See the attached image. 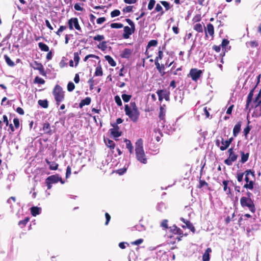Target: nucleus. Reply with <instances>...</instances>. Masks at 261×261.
Listing matches in <instances>:
<instances>
[{
    "instance_id": "nucleus-4",
    "label": "nucleus",
    "mask_w": 261,
    "mask_h": 261,
    "mask_svg": "<svg viewBox=\"0 0 261 261\" xmlns=\"http://www.w3.org/2000/svg\"><path fill=\"white\" fill-rule=\"evenodd\" d=\"M53 95L56 101L57 105L58 106L60 102L63 101L64 98V92L62 88L59 85H56L53 91Z\"/></svg>"
},
{
    "instance_id": "nucleus-50",
    "label": "nucleus",
    "mask_w": 261,
    "mask_h": 261,
    "mask_svg": "<svg viewBox=\"0 0 261 261\" xmlns=\"http://www.w3.org/2000/svg\"><path fill=\"white\" fill-rule=\"evenodd\" d=\"M35 82L39 84H43L45 83V81L38 76H36L35 79Z\"/></svg>"
},
{
    "instance_id": "nucleus-2",
    "label": "nucleus",
    "mask_w": 261,
    "mask_h": 261,
    "mask_svg": "<svg viewBox=\"0 0 261 261\" xmlns=\"http://www.w3.org/2000/svg\"><path fill=\"white\" fill-rule=\"evenodd\" d=\"M135 153L137 160L143 164L147 163V158L143 149V141L139 139L136 143Z\"/></svg>"
},
{
    "instance_id": "nucleus-46",
    "label": "nucleus",
    "mask_w": 261,
    "mask_h": 261,
    "mask_svg": "<svg viewBox=\"0 0 261 261\" xmlns=\"http://www.w3.org/2000/svg\"><path fill=\"white\" fill-rule=\"evenodd\" d=\"M74 88H75L74 84L72 82H70L68 84L67 90L68 91H69V92L72 91L74 90Z\"/></svg>"
},
{
    "instance_id": "nucleus-61",
    "label": "nucleus",
    "mask_w": 261,
    "mask_h": 261,
    "mask_svg": "<svg viewBox=\"0 0 261 261\" xmlns=\"http://www.w3.org/2000/svg\"><path fill=\"white\" fill-rule=\"evenodd\" d=\"M74 8L76 11H82L83 10V8L81 6V5L77 3L74 5Z\"/></svg>"
},
{
    "instance_id": "nucleus-30",
    "label": "nucleus",
    "mask_w": 261,
    "mask_h": 261,
    "mask_svg": "<svg viewBox=\"0 0 261 261\" xmlns=\"http://www.w3.org/2000/svg\"><path fill=\"white\" fill-rule=\"evenodd\" d=\"M105 143L106 145L111 149H114L115 148V143L113 141L108 139L107 140H105Z\"/></svg>"
},
{
    "instance_id": "nucleus-19",
    "label": "nucleus",
    "mask_w": 261,
    "mask_h": 261,
    "mask_svg": "<svg viewBox=\"0 0 261 261\" xmlns=\"http://www.w3.org/2000/svg\"><path fill=\"white\" fill-rule=\"evenodd\" d=\"M41 211V208L37 206H33L31 208V213L33 216H36L37 215L40 214Z\"/></svg>"
},
{
    "instance_id": "nucleus-42",
    "label": "nucleus",
    "mask_w": 261,
    "mask_h": 261,
    "mask_svg": "<svg viewBox=\"0 0 261 261\" xmlns=\"http://www.w3.org/2000/svg\"><path fill=\"white\" fill-rule=\"evenodd\" d=\"M157 44H158V41L156 40H151L148 42L147 46V48H149L151 46H156Z\"/></svg>"
},
{
    "instance_id": "nucleus-15",
    "label": "nucleus",
    "mask_w": 261,
    "mask_h": 261,
    "mask_svg": "<svg viewBox=\"0 0 261 261\" xmlns=\"http://www.w3.org/2000/svg\"><path fill=\"white\" fill-rule=\"evenodd\" d=\"M205 33L206 36L208 34L211 36L213 37L214 34V29L212 24L208 23L207 24L206 28L205 30Z\"/></svg>"
},
{
    "instance_id": "nucleus-33",
    "label": "nucleus",
    "mask_w": 261,
    "mask_h": 261,
    "mask_svg": "<svg viewBox=\"0 0 261 261\" xmlns=\"http://www.w3.org/2000/svg\"><path fill=\"white\" fill-rule=\"evenodd\" d=\"M228 181L224 180L223 181V185L224 186L223 190L224 191L226 192L227 194H229L230 193V189L229 188L227 187Z\"/></svg>"
},
{
    "instance_id": "nucleus-18",
    "label": "nucleus",
    "mask_w": 261,
    "mask_h": 261,
    "mask_svg": "<svg viewBox=\"0 0 261 261\" xmlns=\"http://www.w3.org/2000/svg\"><path fill=\"white\" fill-rule=\"evenodd\" d=\"M91 99L89 97H87L85 99L81 100L79 104L80 108H82L85 105H89L91 102Z\"/></svg>"
},
{
    "instance_id": "nucleus-17",
    "label": "nucleus",
    "mask_w": 261,
    "mask_h": 261,
    "mask_svg": "<svg viewBox=\"0 0 261 261\" xmlns=\"http://www.w3.org/2000/svg\"><path fill=\"white\" fill-rule=\"evenodd\" d=\"M14 179H15V175L14 173H11V174H8L7 179H6V181L8 184L7 188L8 189H10L11 182L14 181Z\"/></svg>"
},
{
    "instance_id": "nucleus-3",
    "label": "nucleus",
    "mask_w": 261,
    "mask_h": 261,
    "mask_svg": "<svg viewBox=\"0 0 261 261\" xmlns=\"http://www.w3.org/2000/svg\"><path fill=\"white\" fill-rule=\"evenodd\" d=\"M165 106L164 105L163 106H161L160 107V113H159V118H160V121L159 122H158V127H159V128L160 129V128H162V129L163 130H164L165 132L167 133V134H170V133H171L172 132V130H169L168 128V126H166V127H165V126L164 125L165 123V114H166V109H165Z\"/></svg>"
},
{
    "instance_id": "nucleus-57",
    "label": "nucleus",
    "mask_w": 261,
    "mask_h": 261,
    "mask_svg": "<svg viewBox=\"0 0 261 261\" xmlns=\"http://www.w3.org/2000/svg\"><path fill=\"white\" fill-rule=\"evenodd\" d=\"M164 70H165V65L163 64L161 65L160 68L158 69V70L159 71L160 73L162 76L165 74V72L164 71Z\"/></svg>"
},
{
    "instance_id": "nucleus-26",
    "label": "nucleus",
    "mask_w": 261,
    "mask_h": 261,
    "mask_svg": "<svg viewBox=\"0 0 261 261\" xmlns=\"http://www.w3.org/2000/svg\"><path fill=\"white\" fill-rule=\"evenodd\" d=\"M124 141L126 143V147L128 149L129 152L130 153H133L134 147L132 145L131 142L127 139H125Z\"/></svg>"
},
{
    "instance_id": "nucleus-60",
    "label": "nucleus",
    "mask_w": 261,
    "mask_h": 261,
    "mask_svg": "<svg viewBox=\"0 0 261 261\" xmlns=\"http://www.w3.org/2000/svg\"><path fill=\"white\" fill-rule=\"evenodd\" d=\"M71 173V167L69 166H68L66 169V178H68L70 176Z\"/></svg>"
},
{
    "instance_id": "nucleus-36",
    "label": "nucleus",
    "mask_w": 261,
    "mask_h": 261,
    "mask_svg": "<svg viewBox=\"0 0 261 261\" xmlns=\"http://www.w3.org/2000/svg\"><path fill=\"white\" fill-rule=\"evenodd\" d=\"M170 230L174 233H177V234H181V233H180L181 230L179 228H177V226L175 225H174L172 227H171Z\"/></svg>"
},
{
    "instance_id": "nucleus-16",
    "label": "nucleus",
    "mask_w": 261,
    "mask_h": 261,
    "mask_svg": "<svg viewBox=\"0 0 261 261\" xmlns=\"http://www.w3.org/2000/svg\"><path fill=\"white\" fill-rule=\"evenodd\" d=\"M255 88V87L253 88L250 91L248 95L247 98V101H246V109H249V105H250V103L251 102L252 99V97H253V96L254 90Z\"/></svg>"
},
{
    "instance_id": "nucleus-48",
    "label": "nucleus",
    "mask_w": 261,
    "mask_h": 261,
    "mask_svg": "<svg viewBox=\"0 0 261 261\" xmlns=\"http://www.w3.org/2000/svg\"><path fill=\"white\" fill-rule=\"evenodd\" d=\"M115 101L118 106H121L122 105L120 97L118 95H116L114 97Z\"/></svg>"
},
{
    "instance_id": "nucleus-62",
    "label": "nucleus",
    "mask_w": 261,
    "mask_h": 261,
    "mask_svg": "<svg viewBox=\"0 0 261 261\" xmlns=\"http://www.w3.org/2000/svg\"><path fill=\"white\" fill-rule=\"evenodd\" d=\"M126 21L128 24L130 26V28L133 30H135V26L134 23L129 19H126Z\"/></svg>"
},
{
    "instance_id": "nucleus-58",
    "label": "nucleus",
    "mask_w": 261,
    "mask_h": 261,
    "mask_svg": "<svg viewBox=\"0 0 261 261\" xmlns=\"http://www.w3.org/2000/svg\"><path fill=\"white\" fill-rule=\"evenodd\" d=\"M66 29V27H65V26H63V25L60 26V28L58 29V31L56 32L57 35H58V36H60L61 35V33L63 31H64Z\"/></svg>"
},
{
    "instance_id": "nucleus-9",
    "label": "nucleus",
    "mask_w": 261,
    "mask_h": 261,
    "mask_svg": "<svg viewBox=\"0 0 261 261\" xmlns=\"http://www.w3.org/2000/svg\"><path fill=\"white\" fill-rule=\"evenodd\" d=\"M32 66L35 70H38L41 75L43 76L46 75V72L44 70V67L41 63L35 61L32 64Z\"/></svg>"
},
{
    "instance_id": "nucleus-11",
    "label": "nucleus",
    "mask_w": 261,
    "mask_h": 261,
    "mask_svg": "<svg viewBox=\"0 0 261 261\" xmlns=\"http://www.w3.org/2000/svg\"><path fill=\"white\" fill-rule=\"evenodd\" d=\"M113 128L110 129L111 135L114 138H116L121 135V133L119 131V127L117 125H112Z\"/></svg>"
},
{
    "instance_id": "nucleus-22",
    "label": "nucleus",
    "mask_w": 261,
    "mask_h": 261,
    "mask_svg": "<svg viewBox=\"0 0 261 261\" xmlns=\"http://www.w3.org/2000/svg\"><path fill=\"white\" fill-rule=\"evenodd\" d=\"M228 152L229 153V157L228 158L234 162L236 161L237 159V155L233 152V148H229L228 150Z\"/></svg>"
},
{
    "instance_id": "nucleus-55",
    "label": "nucleus",
    "mask_w": 261,
    "mask_h": 261,
    "mask_svg": "<svg viewBox=\"0 0 261 261\" xmlns=\"http://www.w3.org/2000/svg\"><path fill=\"white\" fill-rule=\"evenodd\" d=\"M105 39L103 35H98L93 37V39L95 41H100Z\"/></svg>"
},
{
    "instance_id": "nucleus-14",
    "label": "nucleus",
    "mask_w": 261,
    "mask_h": 261,
    "mask_svg": "<svg viewBox=\"0 0 261 261\" xmlns=\"http://www.w3.org/2000/svg\"><path fill=\"white\" fill-rule=\"evenodd\" d=\"M133 51V49L125 48L121 51L120 56L123 58L128 59L130 57Z\"/></svg>"
},
{
    "instance_id": "nucleus-1",
    "label": "nucleus",
    "mask_w": 261,
    "mask_h": 261,
    "mask_svg": "<svg viewBox=\"0 0 261 261\" xmlns=\"http://www.w3.org/2000/svg\"><path fill=\"white\" fill-rule=\"evenodd\" d=\"M124 111L125 114L133 122H136L138 120L140 112L135 102H131L129 105H125Z\"/></svg>"
},
{
    "instance_id": "nucleus-54",
    "label": "nucleus",
    "mask_w": 261,
    "mask_h": 261,
    "mask_svg": "<svg viewBox=\"0 0 261 261\" xmlns=\"http://www.w3.org/2000/svg\"><path fill=\"white\" fill-rule=\"evenodd\" d=\"M161 225L164 229H167L168 228V220L166 219L163 220V221L161 223Z\"/></svg>"
},
{
    "instance_id": "nucleus-47",
    "label": "nucleus",
    "mask_w": 261,
    "mask_h": 261,
    "mask_svg": "<svg viewBox=\"0 0 261 261\" xmlns=\"http://www.w3.org/2000/svg\"><path fill=\"white\" fill-rule=\"evenodd\" d=\"M248 182L249 183L247 182V184L244 185V187L246 189L252 190L253 188V182L252 181H250Z\"/></svg>"
},
{
    "instance_id": "nucleus-20",
    "label": "nucleus",
    "mask_w": 261,
    "mask_h": 261,
    "mask_svg": "<svg viewBox=\"0 0 261 261\" xmlns=\"http://www.w3.org/2000/svg\"><path fill=\"white\" fill-rule=\"evenodd\" d=\"M241 123L240 122H238L234 126L233 129V136L236 137L241 130Z\"/></svg>"
},
{
    "instance_id": "nucleus-35",
    "label": "nucleus",
    "mask_w": 261,
    "mask_h": 261,
    "mask_svg": "<svg viewBox=\"0 0 261 261\" xmlns=\"http://www.w3.org/2000/svg\"><path fill=\"white\" fill-rule=\"evenodd\" d=\"M242 156H241V162L242 163H245L248 159L249 153H247L245 154L243 152H241Z\"/></svg>"
},
{
    "instance_id": "nucleus-56",
    "label": "nucleus",
    "mask_w": 261,
    "mask_h": 261,
    "mask_svg": "<svg viewBox=\"0 0 261 261\" xmlns=\"http://www.w3.org/2000/svg\"><path fill=\"white\" fill-rule=\"evenodd\" d=\"M133 6H128L124 8L123 11L124 12L129 13L133 11Z\"/></svg>"
},
{
    "instance_id": "nucleus-59",
    "label": "nucleus",
    "mask_w": 261,
    "mask_h": 261,
    "mask_svg": "<svg viewBox=\"0 0 261 261\" xmlns=\"http://www.w3.org/2000/svg\"><path fill=\"white\" fill-rule=\"evenodd\" d=\"M161 3L165 8L166 10H168L170 8V5L168 2L165 1H161Z\"/></svg>"
},
{
    "instance_id": "nucleus-40",
    "label": "nucleus",
    "mask_w": 261,
    "mask_h": 261,
    "mask_svg": "<svg viewBox=\"0 0 261 261\" xmlns=\"http://www.w3.org/2000/svg\"><path fill=\"white\" fill-rule=\"evenodd\" d=\"M165 208V204L163 202L159 203L156 207L157 210L160 212H162Z\"/></svg>"
},
{
    "instance_id": "nucleus-12",
    "label": "nucleus",
    "mask_w": 261,
    "mask_h": 261,
    "mask_svg": "<svg viewBox=\"0 0 261 261\" xmlns=\"http://www.w3.org/2000/svg\"><path fill=\"white\" fill-rule=\"evenodd\" d=\"M135 30H133L131 28L128 26L124 27V33L123 34V37L124 39H128L129 38L130 35L134 33Z\"/></svg>"
},
{
    "instance_id": "nucleus-43",
    "label": "nucleus",
    "mask_w": 261,
    "mask_h": 261,
    "mask_svg": "<svg viewBox=\"0 0 261 261\" xmlns=\"http://www.w3.org/2000/svg\"><path fill=\"white\" fill-rule=\"evenodd\" d=\"M155 4V0H150L148 5V9L149 10H152Z\"/></svg>"
},
{
    "instance_id": "nucleus-6",
    "label": "nucleus",
    "mask_w": 261,
    "mask_h": 261,
    "mask_svg": "<svg viewBox=\"0 0 261 261\" xmlns=\"http://www.w3.org/2000/svg\"><path fill=\"white\" fill-rule=\"evenodd\" d=\"M202 72L197 68H192L190 70L188 76L191 77L193 81L196 82L201 76Z\"/></svg>"
},
{
    "instance_id": "nucleus-52",
    "label": "nucleus",
    "mask_w": 261,
    "mask_h": 261,
    "mask_svg": "<svg viewBox=\"0 0 261 261\" xmlns=\"http://www.w3.org/2000/svg\"><path fill=\"white\" fill-rule=\"evenodd\" d=\"M120 14V12L118 10H115L113 11L111 13L112 17H114L119 16Z\"/></svg>"
},
{
    "instance_id": "nucleus-29",
    "label": "nucleus",
    "mask_w": 261,
    "mask_h": 261,
    "mask_svg": "<svg viewBox=\"0 0 261 261\" xmlns=\"http://www.w3.org/2000/svg\"><path fill=\"white\" fill-rule=\"evenodd\" d=\"M194 29L198 32L201 33L203 32V26L202 24L198 23L194 24Z\"/></svg>"
},
{
    "instance_id": "nucleus-31",
    "label": "nucleus",
    "mask_w": 261,
    "mask_h": 261,
    "mask_svg": "<svg viewBox=\"0 0 261 261\" xmlns=\"http://www.w3.org/2000/svg\"><path fill=\"white\" fill-rule=\"evenodd\" d=\"M38 104L43 108H47L48 106L47 100H39Z\"/></svg>"
},
{
    "instance_id": "nucleus-21",
    "label": "nucleus",
    "mask_w": 261,
    "mask_h": 261,
    "mask_svg": "<svg viewBox=\"0 0 261 261\" xmlns=\"http://www.w3.org/2000/svg\"><path fill=\"white\" fill-rule=\"evenodd\" d=\"M212 250L210 248H207L205 250L204 253L202 256L203 261H209L210 260V253L211 252Z\"/></svg>"
},
{
    "instance_id": "nucleus-49",
    "label": "nucleus",
    "mask_w": 261,
    "mask_h": 261,
    "mask_svg": "<svg viewBox=\"0 0 261 261\" xmlns=\"http://www.w3.org/2000/svg\"><path fill=\"white\" fill-rule=\"evenodd\" d=\"M2 105L4 106H9L11 105V102L9 100H7V98L6 97H4L2 100Z\"/></svg>"
},
{
    "instance_id": "nucleus-45",
    "label": "nucleus",
    "mask_w": 261,
    "mask_h": 261,
    "mask_svg": "<svg viewBox=\"0 0 261 261\" xmlns=\"http://www.w3.org/2000/svg\"><path fill=\"white\" fill-rule=\"evenodd\" d=\"M251 174L252 175V176H254V173L252 172L251 170H247L246 171V176H245V181H246V182H249L250 181L249 180V178H248V176Z\"/></svg>"
},
{
    "instance_id": "nucleus-5",
    "label": "nucleus",
    "mask_w": 261,
    "mask_h": 261,
    "mask_svg": "<svg viewBox=\"0 0 261 261\" xmlns=\"http://www.w3.org/2000/svg\"><path fill=\"white\" fill-rule=\"evenodd\" d=\"M240 203L242 207H247L250 212L254 213L255 207L251 198L246 197H242L240 199Z\"/></svg>"
},
{
    "instance_id": "nucleus-13",
    "label": "nucleus",
    "mask_w": 261,
    "mask_h": 261,
    "mask_svg": "<svg viewBox=\"0 0 261 261\" xmlns=\"http://www.w3.org/2000/svg\"><path fill=\"white\" fill-rule=\"evenodd\" d=\"M232 140V138H231L229 140H225L223 139H222V140H221L222 145L220 147V150H222V151L226 150L229 146Z\"/></svg>"
},
{
    "instance_id": "nucleus-34",
    "label": "nucleus",
    "mask_w": 261,
    "mask_h": 261,
    "mask_svg": "<svg viewBox=\"0 0 261 261\" xmlns=\"http://www.w3.org/2000/svg\"><path fill=\"white\" fill-rule=\"evenodd\" d=\"M155 10L156 12H160V13L159 14L160 16H162L164 14V11L163 10L162 7L159 4H158L155 8Z\"/></svg>"
},
{
    "instance_id": "nucleus-39",
    "label": "nucleus",
    "mask_w": 261,
    "mask_h": 261,
    "mask_svg": "<svg viewBox=\"0 0 261 261\" xmlns=\"http://www.w3.org/2000/svg\"><path fill=\"white\" fill-rule=\"evenodd\" d=\"M131 97L132 96L130 95H127L125 94H123L122 95V98L125 102H128L130 99Z\"/></svg>"
},
{
    "instance_id": "nucleus-24",
    "label": "nucleus",
    "mask_w": 261,
    "mask_h": 261,
    "mask_svg": "<svg viewBox=\"0 0 261 261\" xmlns=\"http://www.w3.org/2000/svg\"><path fill=\"white\" fill-rule=\"evenodd\" d=\"M46 163L48 165H49V169L50 170H55L58 169V164L54 162H49L48 160H46Z\"/></svg>"
},
{
    "instance_id": "nucleus-28",
    "label": "nucleus",
    "mask_w": 261,
    "mask_h": 261,
    "mask_svg": "<svg viewBox=\"0 0 261 261\" xmlns=\"http://www.w3.org/2000/svg\"><path fill=\"white\" fill-rule=\"evenodd\" d=\"M4 59L5 60L6 62L11 67H13L15 65V63L14 62H13L11 59L6 55H4Z\"/></svg>"
},
{
    "instance_id": "nucleus-41",
    "label": "nucleus",
    "mask_w": 261,
    "mask_h": 261,
    "mask_svg": "<svg viewBox=\"0 0 261 261\" xmlns=\"http://www.w3.org/2000/svg\"><path fill=\"white\" fill-rule=\"evenodd\" d=\"M110 26L112 28L120 29L122 28L123 25L120 23H112Z\"/></svg>"
},
{
    "instance_id": "nucleus-44",
    "label": "nucleus",
    "mask_w": 261,
    "mask_h": 261,
    "mask_svg": "<svg viewBox=\"0 0 261 261\" xmlns=\"http://www.w3.org/2000/svg\"><path fill=\"white\" fill-rule=\"evenodd\" d=\"M29 221V219L28 218H26L24 220L20 221L18 223V225L22 227L25 226Z\"/></svg>"
},
{
    "instance_id": "nucleus-51",
    "label": "nucleus",
    "mask_w": 261,
    "mask_h": 261,
    "mask_svg": "<svg viewBox=\"0 0 261 261\" xmlns=\"http://www.w3.org/2000/svg\"><path fill=\"white\" fill-rule=\"evenodd\" d=\"M13 123L14 127L16 129H18L19 127V119L17 118H15L13 119Z\"/></svg>"
},
{
    "instance_id": "nucleus-64",
    "label": "nucleus",
    "mask_w": 261,
    "mask_h": 261,
    "mask_svg": "<svg viewBox=\"0 0 261 261\" xmlns=\"http://www.w3.org/2000/svg\"><path fill=\"white\" fill-rule=\"evenodd\" d=\"M143 242V240L142 239H139L137 240H136L134 242H132V244L135 245H138L142 243Z\"/></svg>"
},
{
    "instance_id": "nucleus-37",
    "label": "nucleus",
    "mask_w": 261,
    "mask_h": 261,
    "mask_svg": "<svg viewBox=\"0 0 261 261\" xmlns=\"http://www.w3.org/2000/svg\"><path fill=\"white\" fill-rule=\"evenodd\" d=\"M95 75L96 76H101L102 75V70L101 66H97L96 68Z\"/></svg>"
},
{
    "instance_id": "nucleus-32",
    "label": "nucleus",
    "mask_w": 261,
    "mask_h": 261,
    "mask_svg": "<svg viewBox=\"0 0 261 261\" xmlns=\"http://www.w3.org/2000/svg\"><path fill=\"white\" fill-rule=\"evenodd\" d=\"M43 130L45 133H50V124L48 123H45L43 125Z\"/></svg>"
},
{
    "instance_id": "nucleus-53",
    "label": "nucleus",
    "mask_w": 261,
    "mask_h": 261,
    "mask_svg": "<svg viewBox=\"0 0 261 261\" xmlns=\"http://www.w3.org/2000/svg\"><path fill=\"white\" fill-rule=\"evenodd\" d=\"M98 47L100 48L102 50H105L106 49L107 46V42L106 41H102L98 46Z\"/></svg>"
},
{
    "instance_id": "nucleus-8",
    "label": "nucleus",
    "mask_w": 261,
    "mask_h": 261,
    "mask_svg": "<svg viewBox=\"0 0 261 261\" xmlns=\"http://www.w3.org/2000/svg\"><path fill=\"white\" fill-rule=\"evenodd\" d=\"M46 179L48 181L50 182L52 184H56L59 181L62 184H64L65 182V181L62 180L61 177L59 174H55L49 176Z\"/></svg>"
},
{
    "instance_id": "nucleus-27",
    "label": "nucleus",
    "mask_w": 261,
    "mask_h": 261,
    "mask_svg": "<svg viewBox=\"0 0 261 261\" xmlns=\"http://www.w3.org/2000/svg\"><path fill=\"white\" fill-rule=\"evenodd\" d=\"M38 46H39V48L42 51H49L48 46L46 44H45L42 42H39L38 43Z\"/></svg>"
},
{
    "instance_id": "nucleus-10",
    "label": "nucleus",
    "mask_w": 261,
    "mask_h": 261,
    "mask_svg": "<svg viewBox=\"0 0 261 261\" xmlns=\"http://www.w3.org/2000/svg\"><path fill=\"white\" fill-rule=\"evenodd\" d=\"M157 94L159 100H162L163 98H165L166 100H168L169 99V92L166 90H159L157 92Z\"/></svg>"
},
{
    "instance_id": "nucleus-7",
    "label": "nucleus",
    "mask_w": 261,
    "mask_h": 261,
    "mask_svg": "<svg viewBox=\"0 0 261 261\" xmlns=\"http://www.w3.org/2000/svg\"><path fill=\"white\" fill-rule=\"evenodd\" d=\"M69 28L70 30H73V27L78 31H81V29L79 23V21L77 18H71L68 21Z\"/></svg>"
},
{
    "instance_id": "nucleus-25",
    "label": "nucleus",
    "mask_w": 261,
    "mask_h": 261,
    "mask_svg": "<svg viewBox=\"0 0 261 261\" xmlns=\"http://www.w3.org/2000/svg\"><path fill=\"white\" fill-rule=\"evenodd\" d=\"M105 59L108 62L109 64L115 67L116 65V63L114 59L110 56L107 55L105 56Z\"/></svg>"
},
{
    "instance_id": "nucleus-23",
    "label": "nucleus",
    "mask_w": 261,
    "mask_h": 261,
    "mask_svg": "<svg viewBox=\"0 0 261 261\" xmlns=\"http://www.w3.org/2000/svg\"><path fill=\"white\" fill-rule=\"evenodd\" d=\"M180 220L186 224L187 228L190 229L193 232L195 231V228L190 221L188 220L186 221L183 218H181Z\"/></svg>"
},
{
    "instance_id": "nucleus-38",
    "label": "nucleus",
    "mask_w": 261,
    "mask_h": 261,
    "mask_svg": "<svg viewBox=\"0 0 261 261\" xmlns=\"http://www.w3.org/2000/svg\"><path fill=\"white\" fill-rule=\"evenodd\" d=\"M80 57H79V53L77 52L74 53V61L75 63V66H76L79 62L80 61Z\"/></svg>"
},
{
    "instance_id": "nucleus-63",
    "label": "nucleus",
    "mask_w": 261,
    "mask_h": 261,
    "mask_svg": "<svg viewBox=\"0 0 261 261\" xmlns=\"http://www.w3.org/2000/svg\"><path fill=\"white\" fill-rule=\"evenodd\" d=\"M126 21L128 24L130 26V28L133 30H135V26L134 23L129 19H126Z\"/></svg>"
}]
</instances>
